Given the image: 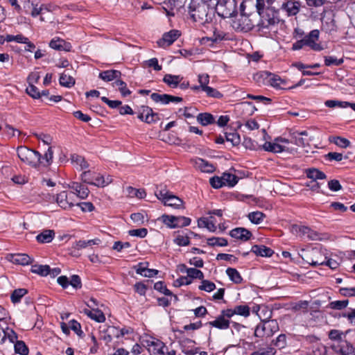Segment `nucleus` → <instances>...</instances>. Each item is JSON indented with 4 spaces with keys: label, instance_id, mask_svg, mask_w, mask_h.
Listing matches in <instances>:
<instances>
[{
    "label": "nucleus",
    "instance_id": "f257e3e1",
    "mask_svg": "<svg viewBox=\"0 0 355 355\" xmlns=\"http://www.w3.org/2000/svg\"><path fill=\"white\" fill-rule=\"evenodd\" d=\"M210 4L206 3L203 0H193L187 14L195 22L205 24L212 21L214 12L209 9Z\"/></svg>",
    "mask_w": 355,
    "mask_h": 355
},
{
    "label": "nucleus",
    "instance_id": "f03ea898",
    "mask_svg": "<svg viewBox=\"0 0 355 355\" xmlns=\"http://www.w3.org/2000/svg\"><path fill=\"white\" fill-rule=\"evenodd\" d=\"M277 331L279 324L276 320H263L256 327L254 335L259 338H268Z\"/></svg>",
    "mask_w": 355,
    "mask_h": 355
},
{
    "label": "nucleus",
    "instance_id": "7ed1b4c3",
    "mask_svg": "<svg viewBox=\"0 0 355 355\" xmlns=\"http://www.w3.org/2000/svg\"><path fill=\"white\" fill-rule=\"evenodd\" d=\"M215 11L222 18L231 17L236 11V3L234 0H217L212 3Z\"/></svg>",
    "mask_w": 355,
    "mask_h": 355
},
{
    "label": "nucleus",
    "instance_id": "20e7f679",
    "mask_svg": "<svg viewBox=\"0 0 355 355\" xmlns=\"http://www.w3.org/2000/svg\"><path fill=\"white\" fill-rule=\"evenodd\" d=\"M17 155L22 162L34 167H37L40 163H43L41 162V154L39 152L25 146L17 148Z\"/></svg>",
    "mask_w": 355,
    "mask_h": 355
},
{
    "label": "nucleus",
    "instance_id": "39448f33",
    "mask_svg": "<svg viewBox=\"0 0 355 355\" xmlns=\"http://www.w3.org/2000/svg\"><path fill=\"white\" fill-rule=\"evenodd\" d=\"M81 178L83 182L98 187H105L112 182L110 175L105 177L101 174L92 173L90 171L83 172Z\"/></svg>",
    "mask_w": 355,
    "mask_h": 355
},
{
    "label": "nucleus",
    "instance_id": "423d86ee",
    "mask_svg": "<svg viewBox=\"0 0 355 355\" xmlns=\"http://www.w3.org/2000/svg\"><path fill=\"white\" fill-rule=\"evenodd\" d=\"M155 196L165 206L178 209L183 205L182 199L173 195L171 192L165 189L159 191H156Z\"/></svg>",
    "mask_w": 355,
    "mask_h": 355
},
{
    "label": "nucleus",
    "instance_id": "0eeeda50",
    "mask_svg": "<svg viewBox=\"0 0 355 355\" xmlns=\"http://www.w3.org/2000/svg\"><path fill=\"white\" fill-rule=\"evenodd\" d=\"M290 141L288 139L282 138V137H277L274 139L272 142H266L263 145V148L266 151L272 152L274 153H279L284 151H291L289 148L286 146V144H289Z\"/></svg>",
    "mask_w": 355,
    "mask_h": 355
},
{
    "label": "nucleus",
    "instance_id": "6e6552de",
    "mask_svg": "<svg viewBox=\"0 0 355 355\" xmlns=\"http://www.w3.org/2000/svg\"><path fill=\"white\" fill-rule=\"evenodd\" d=\"M232 26L237 31L248 32L252 29L253 24L248 16L240 14L235 16Z\"/></svg>",
    "mask_w": 355,
    "mask_h": 355
},
{
    "label": "nucleus",
    "instance_id": "1a4fd4ad",
    "mask_svg": "<svg viewBox=\"0 0 355 355\" xmlns=\"http://www.w3.org/2000/svg\"><path fill=\"white\" fill-rule=\"evenodd\" d=\"M55 201L58 205L64 209H69L76 205L74 200V193H67L63 191L56 196Z\"/></svg>",
    "mask_w": 355,
    "mask_h": 355
},
{
    "label": "nucleus",
    "instance_id": "9d476101",
    "mask_svg": "<svg viewBox=\"0 0 355 355\" xmlns=\"http://www.w3.org/2000/svg\"><path fill=\"white\" fill-rule=\"evenodd\" d=\"M137 117L147 123L155 122L159 119L158 114L148 106H141L138 110Z\"/></svg>",
    "mask_w": 355,
    "mask_h": 355
},
{
    "label": "nucleus",
    "instance_id": "9b49d317",
    "mask_svg": "<svg viewBox=\"0 0 355 355\" xmlns=\"http://www.w3.org/2000/svg\"><path fill=\"white\" fill-rule=\"evenodd\" d=\"M181 35L178 30L173 29L163 34L162 37L157 41V45L166 48L171 45Z\"/></svg>",
    "mask_w": 355,
    "mask_h": 355
},
{
    "label": "nucleus",
    "instance_id": "f8f14e48",
    "mask_svg": "<svg viewBox=\"0 0 355 355\" xmlns=\"http://www.w3.org/2000/svg\"><path fill=\"white\" fill-rule=\"evenodd\" d=\"M180 349L185 355H196L199 352V348L196 347V342L189 338H182L179 341Z\"/></svg>",
    "mask_w": 355,
    "mask_h": 355
},
{
    "label": "nucleus",
    "instance_id": "ddd939ff",
    "mask_svg": "<svg viewBox=\"0 0 355 355\" xmlns=\"http://www.w3.org/2000/svg\"><path fill=\"white\" fill-rule=\"evenodd\" d=\"M320 32L318 30L315 29L311 31L308 35H306L304 40L306 46L311 47L314 51H321L322 47L320 44L316 42L318 40Z\"/></svg>",
    "mask_w": 355,
    "mask_h": 355
},
{
    "label": "nucleus",
    "instance_id": "4468645a",
    "mask_svg": "<svg viewBox=\"0 0 355 355\" xmlns=\"http://www.w3.org/2000/svg\"><path fill=\"white\" fill-rule=\"evenodd\" d=\"M151 99L155 103H160L162 104H168L170 102L179 103L182 101L181 97L173 96L169 94H159L158 93H153L150 95Z\"/></svg>",
    "mask_w": 355,
    "mask_h": 355
},
{
    "label": "nucleus",
    "instance_id": "2eb2a0df",
    "mask_svg": "<svg viewBox=\"0 0 355 355\" xmlns=\"http://www.w3.org/2000/svg\"><path fill=\"white\" fill-rule=\"evenodd\" d=\"M87 306L90 309H85L83 312L87 315L92 320H95L97 322H104L105 320V316L104 313L99 310L98 308H94L93 305L87 304Z\"/></svg>",
    "mask_w": 355,
    "mask_h": 355
},
{
    "label": "nucleus",
    "instance_id": "dca6fc26",
    "mask_svg": "<svg viewBox=\"0 0 355 355\" xmlns=\"http://www.w3.org/2000/svg\"><path fill=\"white\" fill-rule=\"evenodd\" d=\"M300 6L301 4L300 1L288 0L282 3L281 8L288 16H294L299 12Z\"/></svg>",
    "mask_w": 355,
    "mask_h": 355
},
{
    "label": "nucleus",
    "instance_id": "f3484780",
    "mask_svg": "<svg viewBox=\"0 0 355 355\" xmlns=\"http://www.w3.org/2000/svg\"><path fill=\"white\" fill-rule=\"evenodd\" d=\"M8 259L15 264L27 266L33 262V259L26 254H10Z\"/></svg>",
    "mask_w": 355,
    "mask_h": 355
},
{
    "label": "nucleus",
    "instance_id": "a211bd4d",
    "mask_svg": "<svg viewBox=\"0 0 355 355\" xmlns=\"http://www.w3.org/2000/svg\"><path fill=\"white\" fill-rule=\"evenodd\" d=\"M192 162L195 168L202 173H211L216 169L211 163L201 158H196Z\"/></svg>",
    "mask_w": 355,
    "mask_h": 355
},
{
    "label": "nucleus",
    "instance_id": "6ab92c4d",
    "mask_svg": "<svg viewBox=\"0 0 355 355\" xmlns=\"http://www.w3.org/2000/svg\"><path fill=\"white\" fill-rule=\"evenodd\" d=\"M302 238H306L310 241H322L323 239H327L328 236L326 234H322L318 232L311 230L309 227L304 226Z\"/></svg>",
    "mask_w": 355,
    "mask_h": 355
},
{
    "label": "nucleus",
    "instance_id": "aec40b11",
    "mask_svg": "<svg viewBox=\"0 0 355 355\" xmlns=\"http://www.w3.org/2000/svg\"><path fill=\"white\" fill-rule=\"evenodd\" d=\"M148 263H139L135 266V269L137 274L146 277H153L158 274V270L155 269L148 268Z\"/></svg>",
    "mask_w": 355,
    "mask_h": 355
},
{
    "label": "nucleus",
    "instance_id": "412c9836",
    "mask_svg": "<svg viewBox=\"0 0 355 355\" xmlns=\"http://www.w3.org/2000/svg\"><path fill=\"white\" fill-rule=\"evenodd\" d=\"M230 235L236 239L246 241L252 236V233L244 227H236L230 231Z\"/></svg>",
    "mask_w": 355,
    "mask_h": 355
},
{
    "label": "nucleus",
    "instance_id": "4be33fe9",
    "mask_svg": "<svg viewBox=\"0 0 355 355\" xmlns=\"http://www.w3.org/2000/svg\"><path fill=\"white\" fill-rule=\"evenodd\" d=\"M49 46L58 51H70L71 45L60 37L52 39L49 43Z\"/></svg>",
    "mask_w": 355,
    "mask_h": 355
},
{
    "label": "nucleus",
    "instance_id": "5701e85b",
    "mask_svg": "<svg viewBox=\"0 0 355 355\" xmlns=\"http://www.w3.org/2000/svg\"><path fill=\"white\" fill-rule=\"evenodd\" d=\"M311 256L313 257L311 258L309 263L312 266L323 265L327 259L324 252H323L321 250L318 249H313Z\"/></svg>",
    "mask_w": 355,
    "mask_h": 355
},
{
    "label": "nucleus",
    "instance_id": "b1692460",
    "mask_svg": "<svg viewBox=\"0 0 355 355\" xmlns=\"http://www.w3.org/2000/svg\"><path fill=\"white\" fill-rule=\"evenodd\" d=\"M69 187L73 190L74 195L81 199H85L87 198L89 191L88 188L80 183L73 182L69 185Z\"/></svg>",
    "mask_w": 355,
    "mask_h": 355
},
{
    "label": "nucleus",
    "instance_id": "393cba45",
    "mask_svg": "<svg viewBox=\"0 0 355 355\" xmlns=\"http://www.w3.org/2000/svg\"><path fill=\"white\" fill-rule=\"evenodd\" d=\"M193 1V0H170L173 8L182 14L187 12Z\"/></svg>",
    "mask_w": 355,
    "mask_h": 355
},
{
    "label": "nucleus",
    "instance_id": "a878e982",
    "mask_svg": "<svg viewBox=\"0 0 355 355\" xmlns=\"http://www.w3.org/2000/svg\"><path fill=\"white\" fill-rule=\"evenodd\" d=\"M121 76V73L120 71L111 69L101 72L98 77L104 81L110 82L114 80H118V78H120Z\"/></svg>",
    "mask_w": 355,
    "mask_h": 355
},
{
    "label": "nucleus",
    "instance_id": "bb28decb",
    "mask_svg": "<svg viewBox=\"0 0 355 355\" xmlns=\"http://www.w3.org/2000/svg\"><path fill=\"white\" fill-rule=\"evenodd\" d=\"M252 252H254L256 255H259L261 257H269L272 255L274 253L273 250L270 248H268L265 245H255L252 248Z\"/></svg>",
    "mask_w": 355,
    "mask_h": 355
},
{
    "label": "nucleus",
    "instance_id": "cd10ccee",
    "mask_svg": "<svg viewBox=\"0 0 355 355\" xmlns=\"http://www.w3.org/2000/svg\"><path fill=\"white\" fill-rule=\"evenodd\" d=\"M335 21L331 15L322 17V29L327 32H331L336 30Z\"/></svg>",
    "mask_w": 355,
    "mask_h": 355
},
{
    "label": "nucleus",
    "instance_id": "c85d7f7f",
    "mask_svg": "<svg viewBox=\"0 0 355 355\" xmlns=\"http://www.w3.org/2000/svg\"><path fill=\"white\" fill-rule=\"evenodd\" d=\"M25 8L31 9V15L33 17L43 13L42 4H39L36 0L28 1L26 4Z\"/></svg>",
    "mask_w": 355,
    "mask_h": 355
},
{
    "label": "nucleus",
    "instance_id": "c756f323",
    "mask_svg": "<svg viewBox=\"0 0 355 355\" xmlns=\"http://www.w3.org/2000/svg\"><path fill=\"white\" fill-rule=\"evenodd\" d=\"M54 236L53 230H46L36 236V240L41 243H48L53 240Z\"/></svg>",
    "mask_w": 355,
    "mask_h": 355
},
{
    "label": "nucleus",
    "instance_id": "7c9ffc66",
    "mask_svg": "<svg viewBox=\"0 0 355 355\" xmlns=\"http://www.w3.org/2000/svg\"><path fill=\"white\" fill-rule=\"evenodd\" d=\"M311 140L301 137L300 135L298 134V132H294L291 134V142L295 144L297 146L300 147H305L309 145V141Z\"/></svg>",
    "mask_w": 355,
    "mask_h": 355
},
{
    "label": "nucleus",
    "instance_id": "2f4dec72",
    "mask_svg": "<svg viewBox=\"0 0 355 355\" xmlns=\"http://www.w3.org/2000/svg\"><path fill=\"white\" fill-rule=\"evenodd\" d=\"M306 175L307 178L314 181H316V180H324L327 178L326 175L322 171H319L315 168L306 169Z\"/></svg>",
    "mask_w": 355,
    "mask_h": 355
},
{
    "label": "nucleus",
    "instance_id": "473e14b6",
    "mask_svg": "<svg viewBox=\"0 0 355 355\" xmlns=\"http://www.w3.org/2000/svg\"><path fill=\"white\" fill-rule=\"evenodd\" d=\"M274 0H257V9L260 15L264 17V11H270V6Z\"/></svg>",
    "mask_w": 355,
    "mask_h": 355
},
{
    "label": "nucleus",
    "instance_id": "72a5a7b5",
    "mask_svg": "<svg viewBox=\"0 0 355 355\" xmlns=\"http://www.w3.org/2000/svg\"><path fill=\"white\" fill-rule=\"evenodd\" d=\"M59 81L60 84L65 87H71L75 84V79L67 71L60 75Z\"/></svg>",
    "mask_w": 355,
    "mask_h": 355
},
{
    "label": "nucleus",
    "instance_id": "f704fd0d",
    "mask_svg": "<svg viewBox=\"0 0 355 355\" xmlns=\"http://www.w3.org/2000/svg\"><path fill=\"white\" fill-rule=\"evenodd\" d=\"M182 78L180 76H175L171 74H166L163 78V81L166 83L169 87L175 88L180 83Z\"/></svg>",
    "mask_w": 355,
    "mask_h": 355
},
{
    "label": "nucleus",
    "instance_id": "c9c22d12",
    "mask_svg": "<svg viewBox=\"0 0 355 355\" xmlns=\"http://www.w3.org/2000/svg\"><path fill=\"white\" fill-rule=\"evenodd\" d=\"M226 274L227 275L230 280L235 284H241L243 281V278L241 277L240 273L235 268H228L226 270Z\"/></svg>",
    "mask_w": 355,
    "mask_h": 355
},
{
    "label": "nucleus",
    "instance_id": "e433bc0d",
    "mask_svg": "<svg viewBox=\"0 0 355 355\" xmlns=\"http://www.w3.org/2000/svg\"><path fill=\"white\" fill-rule=\"evenodd\" d=\"M197 121L202 125H207L214 123V118L212 114L205 112L198 115Z\"/></svg>",
    "mask_w": 355,
    "mask_h": 355
},
{
    "label": "nucleus",
    "instance_id": "4c0bfd02",
    "mask_svg": "<svg viewBox=\"0 0 355 355\" xmlns=\"http://www.w3.org/2000/svg\"><path fill=\"white\" fill-rule=\"evenodd\" d=\"M209 324L218 329H225L229 327L230 322L225 320L223 316H220L215 320L209 322Z\"/></svg>",
    "mask_w": 355,
    "mask_h": 355
},
{
    "label": "nucleus",
    "instance_id": "58836bf2",
    "mask_svg": "<svg viewBox=\"0 0 355 355\" xmlns=\"http://www.w3.org/2000/svg\"><path fill=\"white\" fill-rule=\"evenodd\" d=\"M269 72L262 71L254 74V80L259 85H268Z\"/></svg>",
    "mask_w": 355,
    "mask_h": 355
},
{
    "label": "nucleus",
    "instance_id": "ea45409f",
    "mask_svg": "<svg viewBox=\"0 0 355 355\" xmlns=\"http://www.w3.org/2000/svg\"><path fill=\"white\" fill-rule=\"evenodd\" d=\"M112 85L118 88L123 96H127L131 94V92L127 88L126 83L119 78L115 80Z\"/></svg>",
    "mask_w": 355,
    "mask_h": 355
},
{
    "label": "nucleus",
    "instance_id": "a19ab883",
    "mask_svg": "<svg viewBox=\"0 0 355 355\" xmlns=\"http://www.w3.org/2000/svg\"><path fill=\"white\" fill-rule=\"evenodd\" d=\"M31 272L42 276H46L50 272V267L48 265H33Z\"/></svg>",
    "mask_w": 355,
    "mask_h": 355
},
{
    "label": "nucleus",
    "instance_id": "79ce46f5",
    "mask_svg": "<svg viewBox=\"0 0 355 355\" xmlns=\"http://www.w3.org/2000/svg\"><path fill=\"white\" fill-rule=\"evenodd\" d=\"M248 217L252 223L260 224L266 217V215L263 213L257 211L248 214Z\"/></svg>",
    "mask_w": 355,
    "mask_h": 355
},
{
    "label": "nucleus",
    "instance_id": "37998d69",
    "mask_svg": "<svg viewBox=\"0 0 355 355\" xmlns=\"http://www.w3.org/2000/svg\"><path fill=\"white\" fill-rule=\"evenodd\" d=\"M285 80H282L279 76L269 73L268 85L273 87H280Z\"/></svg>",
    "mask_w": 355,
    "mask_h": 355
},
{
    "label": "nucleus",
    "instance_id": "c03bdc74",
    "mask_svg": "<svg viewBox=\"0 0 355 355\" xmlns=\"http://www.w3.org/2000/svg\"><path fill=\"white\" fill-rule=\"evenodd\" d=\"M159 220L170 228H176V226H175V220H177L176 216L163 214Z\"/></svg>",
    "mask_w": 355,
    "mask_h": 355
},
{
    "label": "nucleus",
    "instance_id": "a18cd8bd",
    "mask_svg": "<svg viewBox=\"0 0 355 355\" xmlns=\"http://www.w3.org/2000/svg\"><path fill=\"white\" fill-rule=\"evenodd\" d=\"M222 180L225 186L233 187L237 183V177L229 173H224L222 175Z\"/></svg>",
    "mask_w": 355,
    "mask_h": 355
},
{
    "label": "nucleus",
    "instance_id": "49530a36",
    "mask_svg": "<svg viewBox=\"0 0 355 355\" xmlns=\"http://www.w3.org/2000/svg\"><path fill=\"white\" fill-rule=\"evenodd\" d=\"M71 162L78 166H80L81 169L86 168L89 166V164L85 161V158L80 155L74 154L71 155Z\"/></svg>",
    "mask_w": 355,
    "mask_h": 355
},
{
    "label": "nucleus",
    "instance_id": "de8ad7c7",
    "mask_svg": "<svg viewBox=\"0 0 355 355\" xmlns=\"http://www.w3.org/2000/svg\"><path fill=\"white\" fill-rule=\"evenodd\" d=\"M190 236L187 234H178L174 239V242L179 246H187L190 243Z\"/></svg>",
    "mask_w": 355,
    "mask_h": 355
},
{
    "label": "nucleus",
    "instance_id": "09e8293b",
    "mask_svg": "<svg viewBox=\"0 0 355 355\" xmlns=\"http://www.w3.org/2000/svg\"><path fill=\"white\" fill-rule=\"evenodd\" d=\"M186 272L189 277L193 279H198L202 280L204 278L203 272L201 270L194 268H186Z\"/></svg>",
    "mask_w": 355,
    "mask_h": 355
},
{
    "label": "nucleus",
    "instance_id": "8fccbe9b",
    "mask_svg": "<svg viewBox=\"0 0 355 355\" xmlns=\"http://www.w3.org/2000/svg\"><path fill=\"white\" fill-rule=\"evenodd\" d=\"M27 293V290L25 288H18L15 290L11 295V300L13 303H17L20 301L21 298Z\"/></svg>",
    "mask_w": 355,
    "mask_h": 355
},
{
    "label": "nucleus",
    "instance_id": "3c124183",
    "mask_svg": "<svg viewBox=\"0 0 355 355\" xmlns=\"http://www.w3.org/2000/svg\"><path fill=\"white\" fill-rule=\"evenodd\" d=\"M107 331L110 334L114 336L116 338L123 337L125 334H128L130 333V331L127 329H119L114 327H109Z\"/></svg>",
    "mask_w": 355,
    "mask_h": 355
},
{
    "label": "nucleus",
    "instance_id": "603ef678",
    "mask_svg": "<svg viewBox=\"0 0 355 355\" xmlns=\"http://www.w3.org/2000/svg\"><path fill=\"white\" fill-rule=\"evenodd\" d=\"M15 350L16 353L21 355H27L28 354V349L23 341H17L15 344Z\"/></svg>",
    "mask_w": 355,
    "mask_h": 355
},
{
    "label": "nucleus",
    "instance_id": "864d4df0",
    "mask_svg": "<svg viewBox=\"0 0 355 355\" xmlns=\"http://www.w3.org/2000/svg\"><path fill=\"white\" fill-rule=\"evenodd\" d=\"M272 344L279 349H283L286 346V336L285 334L279 335L275 340H272Z\"/></svg>",
    "mask_w": 355,
    "mask_h": 355
},
{
    "label": "nucleus",
    "instance_id": "5fc2aeb1",
    "mask_svg": "<svg viewBox=\"0 0 355 355\" xmlns=\"http://www.w3.org/2000/svg\"><path fill=\"white\" fill-rule=\"evenodd\" d=\"M198 83L200 84V87H201V90L203 91L205 87H208V85L209 83V76L207 73H201L198 76Z\"/></svg>",
    "mask_w": 355,
    "mask_h": 355
},
{
    "label": "nucleus",
    "instance_id": "6e6d98bb",
    "mask_svg": "<svg viewBox=\"0 0 355 355\" xmlns=\"http://www.w3.org/2000/svg\"><path fill=\"white\" fill-rule=\"evenodd\" d=\"M129 235L132 236H137L139 238H144L147 234L148 230L146 228L134 229L128 231Z\"/></svg>",
    "mask_w": 355,
    "mask_h": 355
},
{
    "label": "nucleus",
    "instance_id": "4d7b16f0",
    "mask_svg": "<svg viewBox=\"0 0 355 355\" xmlns=\"http://www.w3.org/2000/svg\"><path fill=\"white\" fill-rule=\"evenodd\" d=\"M53 150L51 148H49L47 151L44 153V156H41V162H43V163L41 164L44 166L51 164L53 160Z\"/></svg>",
    "mask_w": 355,
    "mask_h": 355
},
{
    "label": "nucleus",
    "instance_id": "13d9d810",
    "mask_svg": "<svg viewBox=\"0 0 355 355\" xmlns=\"http://www.w3.org/2000/svg\"><path fill=\"white\" fill-rule=\"evenodd\" d=\"M6 40L7 42H12L15 41L18 43H28V38L23 36L22 35H7L6 37Z\"/></svg>",
    "mask_w": 355,
    "mask_h": 355
},
{
    "label": "nucleus",
    "instance_id": "bf43d9fd",
    "mask_svg": "<svg viewBox=\"0 0 355 355\" xmlns=\"http://www.w3.org/2000/svg\"><path fill=\"white\" fill-rule=\"evenodd\" d=\"M208 244L213 246H226L227 245V241L224 238L213 237L208 239Z\"/></svg>",
    "mask_w": 355,
    "mask_h": 355
},
{
    "label": "nucleus",
    "instance_id": "052dcab7",
    "mask_svg": "<svg viewBox=\"0 0 355 355\" xmlns=\"http://www.w3.org/2000/svg\"><path fill=\"white\" fill-rule=\"evenodd\" d=\"M216 288V286L214 283L208 281V280H204L202 279L201 282V285L199 286V289L201 291H205L207 292H211L214 291Z\"/></svg>",
    "mask_w": 355,
    "mask_h": 355
},
{
    "label": "nucleus",
    "instance_id": "680f3d73",
    "mask_svg": "<svg viewBox=\"0 0 355 355\" xmlns=\"http://www.w3.org/2000/svg\"><path fill=\"white\" fill-rule=\"evenodd\" d=\"M203 92H205L209 97L216 98H220L223 97V94L220 92L211 87H205Z\"/></svg>",
    "mask_w": 355,
    "mask_h": 355
},
{
    "label": "nucleus",
    "instance_id": "e2e57ef3",
    "mask_svg": "<svg viewBox=\"0 0 355 355\" xmlns=\"http://www.w3.org/2000/svg\"><path fill=\"white\" fill-rule=\"evenodd\" d=\"M237 315L248 317L250 315V308L247 305H239L234 307Z\"/></svg>",
    "mask_w": 355,
    "mask_h": 355
},
{
    "label": "nucleus",
    "instance_id": "0e129e2a",
    "mask_svg": "<svg viewBox=\"0 0 355 355\" xmlns=\"http://www.w3.org/2000/svg\"><path fill=\"white\" fill-rule=\"evenodd\" d=\"M26 92L33 98H40L41 97L40 92L34 85H29L26 88Z\"/></svg>",
    "mask_w": 355,
    "mask_h": 355
},
{
    "label": "nucleus",
    "instance_id": "69168bd1",
    "mask_svg": "<svg viewBox=\"0 0 355 355\" xmlns=\"http://www.w3.org/2000/svg\"><path fill=\"white\" fill-rule=\"evenodd\" d=\"M175 220L176 227L188 226L191 223V219L185 216H176Z\"/></svg>",
    "mask_w": 355,
    "mask_h": 355
},
{
    "label": "nucleus",
    "instance_id": "338daca9",
    "mask_svg": "<svg viewBox=\"0 0 355 355\" xmlns=\"http://www.w3.org/2000/svg\"><path fill=\"white\" fill-rule=\"evenodd\" d=\"M313 355H324L325 347L320 342L312 346Z\"/></svg>",
    "mask_w": 355,
    "mask_h": 355
},
{
    "label": "nucleus",
    "instance_id": "774afa93",
    "mask_svg": "<svg viewBox=\"0 0 355 355\" xmlns=\"http://www.w3.org/2000/svg\"><path fill=\"white\" fill-rule=\"evenodd\" d=\"M225 138L227 141L231 142L234 146L239 144L240 142L239 135L235 132L226 133Z\"/></svg>",
    "mask_w": 355,
    "mask_h": 355
}]
</instances>
